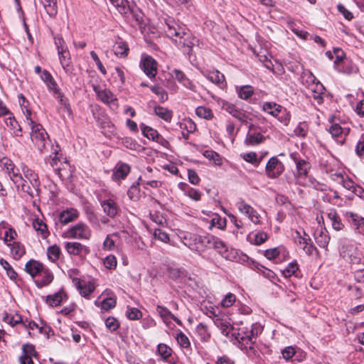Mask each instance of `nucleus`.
Masks as SVG:
<instances>
[{"instance_id": "obj_1", "label": "nucleus", "mask_w": 364, "mask_h": 364, "mask_svg": "<svg viewBox=\"0 0 364 364\" xmlns=\"http://www.w3.org/2000/svg\"><path fill=\"white\" fill-rule=\"evenodd\" d=\"M26 115V121L28 125L31 127V139L35 144L38 150L42 154L48 156L52 161H50L51 166L57 164V161H59V150L58 146L51 144L48 135L46 130L40 124L36 123L32 120L31 111L26 108V111H23Z\"/></svg>"}, {"instance_id": "obj_2", "label": "nucleus", "mask_w": 364, "mask_h": 364, "mask_svg": "<svg viewBox=\"0 0 364 364\" xmlns=\"http://www.w3.org/2000/svg\"><path fill=\"white\" fill-rule=\"evenodd\" d=\"M166 26L164 31L166 36L171 38L178 47L186 48L184 51L190 53L193 47L198 43V40L172 19L167 20Z\"/></svg>"}, {"instance_id": "obj_3", "label": "nucleus", "mask_w": 364, "mask_h": 364, "mask_svg": "<svg viewBox=\"0 0 364 364\" xmlns=\"http://www.w3.org/2000/svg\"><path fill=\"white\" fill-rule=\"evenodd\" d=\"M257 333H255V328L248 330L247 328H240L238 331L232 333L231 340L235 343H238L242 350L252 349L255 337Z\"/></svg>"}, {"instance_id": "obj_4", "label": "nucleus", "mask_w": 364, "mask_h": 364, "mask_svg": "<svg viewBox=\"0 0 364 364\" xmlns=\"http://www.w3.org/2000/svg\"><path fill=\"white\" fill-rule=\"evenodd\" d=\"M77 272L78 271L76 269L70 270V278L72 279L73 284L79 294L82 296L87 297L95 291L96 284L92 280L73 277V275L77 274Z\"/></svg>"}, {"instance_id": "obj_5", "label": "nucleus", "mask_w": 364, "mask_h": 364, "mask_svg": "<svg viewBox=\"0 0 364 364\" xmlns=\"http://www.w3.org/2000/svg\"><path fill=\"white\" fill-rule=\"evenodd\" d=\"M93 90L99 100L108 105L113 110L118 108L117 99L109 90L96 85H93Z\"/></svg>"}, {"instance_id": "obj_6", "label": "nucleus", "mask_w": 364, "mask_h": 364, "mask_svg": "<svg viewBox=\"0 0 364 364\" xmlns=\"http://www.w3.org/2000/svg\"><path fill=\"white\" fill-rule=\"evenodd\" d=\"M236 205L239 211L245 215L248 219L255 225L261 223L262 217L260 214L251 205L246 203L243 200L237 202Z\"/></svg>"}, {"instance_id": "obj_7", "label": "nucleus", "mask_w": 364, "mask_h": 364, "mask_svg": "<svg viewBox=\"0 0 364 364\" xmlns=\"http://www.w3.org/2000/svg\"><path fill=\"white\" fill-rule=\"evenodd\" d=\"M284 169L283 164L277 157H272L265 167L266 174L267 177L271 178H275L280 176Z\"/></svg>"}, {"instance_id": "obj_8", "label": "nucleus", "mask_w": 364, "mask_h": 364, "mask_svg": "<svg viewBox=\"0 0 364 364\" xmlns=\"http://www.w3.org/2000/svg\"><path fill=\"white\" fill-rule=\"evenodd\" d=\"M140 67L144 70V73L150 78L154 77L157 73V63L150 55H142Z\"/></svg>"}, {"instance_id": "obj_9", "label": "nucleus", "mask_w": 364, "mask_h": 364, "mask_svg": "<svg viewBox=\"0 0 364 364\" xmlns=\"http://www.w3.org/2000/svg\"><path fill=\"white\" fill-rule=\"evenodd\" d=\"M290 156L296 164L298 177L301 178L303 176H306L311 168L310 164L305 159H301L297 153H292Z\"/></svg>"}, {"instance_id": "obj_10", "label": "nucleus", "mask_w": 364, "mask_h": 364, "mask_svg": "<svg viewBox=\"0 0 364 364\" xmlns=\"http://www.w3.org/2000/svg\"><path fill=\"white\" fill-rule=\"evenodd\" d=\"M341 255L352 263H358L360 257L356 252V247L352 244L343 245L340 250Z\"/></svg>"}, {"instance_id": "obj_11", "label": "nucleus", "mask_w": 364, "mask_h": 364, "mask_svg": "<svg viewBox=\"0 0 364 364\" xmlns=\"http://www.w3.org/2000/svg\"><path fill=\"white\" fill-rule=\"evenodd\" d=\"M181 241L185 246L193 251L200 250V237L197 235L187 232L181 237Z\"/></svg>"}, {"instance_id": "obj_12", "label": "nucleus", "mask_w": 364, "mask_h": 364, "mask_svg": "<svg viewBox=\"0 0 364 364\" xmlns=\"http://www.w3.org/2000/svg\"><path fill=\"white\" fill-rule=\"evenodd\" d=\"M221 107L223 110L228 112L233 117L242 122H246L247 119V116L245 112L238 109L234 105L229 103L227 101H222Z\"/></svg>"}, {"instance_id": "obj_13", "label": "nucleus", "mask_w": 364, "mask_h": 364, "mask_svg": "<svg viewBox=\"0 0 364 364\" xmlns=\"http://www.w3.org/2000/svg\"><path fill=\"white\" fill-rule=\"evenodd\" d=\"M294 238L295 242L299 245L306 254H313V252L315 250V247L313 245L309 243L310 239L306 237V235L305 233H304V236H302L301 232L296 230L295 232V235H294Z\"/></svg>"}, {"instance_id": "obj_14", "label": "nucleus", "mask_w": 364, "mask_h": 364, "mask_svg": "<svg viewBox=\"0 0 364 364\" xmlns=\"http://www.w3.org/2000/svg\"><path fill=\"white\" fill-rule=\"evenodd\" d=\"M90 235V228L83 223H78L70 229V237L74 238L88 239Z\"/></svg>"}, {"instance_id": "obj_15", "label": "nucleus", "mask_w": 364, "mask_h": 364, "mask_svg": "<svg viewBox=\"0 0 364 364\" xmlns=\"http://www.w3.org/2000/svg\"><path fill=\"white\" fill-rule=\"evenodd\" d=\"M346 217L354 227L355 231L364 235V218L352 212H346Z\"/></svg>"}, {"instance_id": "obj_16", "label": "nucleus", "mask_w": 364, "mask_h": 364, "mask_svg": "<svg viewBox=\"0 0 364 364\" xmlns=\"http://www.w3.org/2000/svg\"><path fill=\"white\" fill-rule=\"evenodd\" d=\"M140 128L141 129L143 135L148 138L149 139H151L153 141H156L162 145H165V144H167V141L162 138L156 129H154L153 128L146 126L144 124H140Z\"/></svg>"}, {"instance_id": "obj_17", "label": "nucleus", "mask_w": 364, "mask_h": 364, "mask_svg": "<svg viewBox=\"0 0 364 364\" xmlns=\"http://www.w3.org/2000/svg\"><path fill=\"white\" fill-rule=\"evenodd\" d=\"M213 322L215 325L220 330L221 333L228 336L231 331L233 330V327L230 323L229 319L226 318H221L216 315H214Z\"/></svg>"}, {"instance_id": "obj_18", "label": "nucleus", "mask_w": 364, "mask_h": 364, "mask_svg": "<svg viewBox=\"0 0 364 364\" xmlns=\"http://www.w3.org/2000/svg\"><path fill=\"white\" fill-rule=\"evenodd\" d=\"M130 172V166L125 163L119 162L113 169L112 178L114 181L124 179Z\"/></svg>"}, {"instance_id": "obj_19", "label": "nucleus", "mask_w": 364, "mask_h": 364, "mask_svg": "<svg viewBox=\"0 0 364 364\" xmlns=\"http://www.w3.org/2000/svg\"><path fill=\"white\" fill-rule=\"evenodd\" d=\"M101 206L105 214L111 218H114L118 213L119 206L112 198H107L100 202Z\"/></svg>"}, {"instance_id": "obj_20", "label": "nucleus", "mask_w": 364, "mask_h": 364, "mask_svg": "<svg viewBox=\"0 0 364 364\" xmlns=\"http://www.w3.org/2000/svg\"><path fill=\"white\" fill-rule=\"evenodd\" d=\"M38 181L29 182L28 181L23 178L21 183L17 184L16 186L17 189H21L22 191L28 193L30 196L34 197L36 193L38 190Z\"/></svg>"}, {"instance_id": "obj_21", "label": "nucleus", "mask_w": 364, "mask_h": 364, "mask_svg": "<svg viewBox=\"0 0 364 364\" xmlns=\"http://www.w3.org/2000/svg\"><path fill=\"white\" fill-rule=\"evenodd\" d=\"M55 44L58 49V53L59 55V60L60 64L64 70L68 66V63L66 62V58L64 55V53L66 50V43L65 41L60 37H55Z\"/></svg>"}, {"instance_id": "obj_22", "label": "nucleus", "mask_w": 364, "mask_h": 364, "mask_svg": "<svg viewBox=\"0 0 364 364\" xmlns=\"http://www.w3.org/2000/svg\"><path fill=\"white\" fill-rule=\"evenodd\" d=\"M171 76L186 88L191 90H195L194 84L186 76V75L182 71L174 69L171 72Z\"/></svg>"}, {"instance_id": "obj_23", "label": "nucleus", "mask_w": 364, "mask_h": 364, "mask_svg": "<svg viewBox=\"0 0 364 364\" xmlns=\"http://www.w3.org/2000/svg\"><path fill=\"white\" fill-rule=\"evenodd\" d=\"M53 279V276L51 272L48 269L44 267L38 276L35 279L34 282L38 287H42L49 284Z\"/></svg>"}, {"instance_id": "obj_24", "label": "nucleus", "mask_w": 364, "mask_h": 364, "mask_svg": "<svg viewBox=\"0 0 364 364\" xmlns=\"http://www.w3.org/2000/svg\"><path fill=\"white\" fill-rule=\"evenodd\" d=\"M314 238L316 243L323 248L327 247L330 237L328 235V232L325 228H323L322 225H320V228H318L314 233Z\"/></svg>"}, {"instance_id": "obj_25", "label": "nucleus", "mask_w": 364, "mask_h": 364, "mask_svg": "<svg viewBox=\"0 0 364 364\" xmlns=\"http://www.w3.org/2000/svg\"><path fill=\"white\" fill-rule=\"evenodd\" d=\"M43 269V264L33 259L28 261L25 265L26 272L33 278H36Z\"/></svg>"}, {"instance_id": "obj_26", "label": "nucleus", "mask_w": 364, "mask_h": 364, "mask_svg": "<svg viewBox=\"0 0 364 364\" xmlns=\"http://www.w3.org/2000/svg\"><path fill=\"white\" fill-rule=\"evenodd\" d=\"M202 73L211 82L215 83L221 87L225 85V76L220 71L213 70L206 73L203 72Z\"/></svg>"}, {"instance_id": "obj_27", "label": "nucleus", "mask_w": 364, "mask_h": 364, "mask_svg": "<svg viewBox=\"0 0 364 364\" xmlns=\"http://www.w3.org/2000/svg\"><path fill=\"white\" fill-rule=\"evenodd\" d=\"M156 311L160 317L163 319L164 323H168L171 320L175 321L178 324L181 325V321L179 318L176 317L167 308L158 305L156 306Z\"/></svg>"}, {"instance_id": "obj_28", "label": "nucleus", "mask_w": 364, "mask_h": 364, "mask_svg": "<svg viewBox=\"0 0 364 364\" xmlns=\"http://www.w3.org/2000/svg\"><path fill=\"white\" fill-rule=\"evenodd\" d=\"M253 127L254 125L252 124L250 126L249 132L245 140V143L247 145H257L262 143L264 139V137L259 132H251Z\"/></svg>"}, {"instance_id": "obj_29", "label": "nucleus", "mask_w": 364, "mask_h": 364, "mask_svg": "<svg viewBox=\"0 0 364 364\" xmlns=\"http://www.w3.org/2000/svg\"><path fill=\"white\" fill-rule=\"evenodd\" d=\"M262 109L274 117H277L282 112H285L284 108L274 102H264Z\"/></svg>"}, {"instance_id": "obj_30", "label": "nucleus", "mask_w": 364, "mask_h": 364, "mask_svg": "<svg viewBox=\"0 0 364 364\" xmlns=\"http://www.w3.org/2000/svg\"><path fill=\"white\" fill-rule=\"evenodd\" d=\"M179 188L184 191V194L191 199L198 201L201 198L202 193L195 188L189 187L187 184L181 183L178 184Z\"/></svg>"}, {"instance_id": "obj_31", "label": "nucleus", "mask_w": 364, "mask_h": 364, "mask_svg": "<svg viewBox=\"0 0 364 364\" xmlns=\"http://www.w3.org/2000/svg\"><path fill=\"white\" fill-rule=\"evenodd\" d=\"M120 238L119 232H114L107 235L102 244V249L105 251H111L114 249L117 240Z\"/></svg>"}, {"instance_id": "obj_32", "label": "nucleus", "mask_w": 364, "mask_h": 364, "mask_svg": "<svg viewBox=\"0 0 364 364\" xmlns=\"http://www.w3.org/2000/svg\"><path fill=\"white\" fill-rule=\"evenodd\" d=\"M326 215L334 230H341L343 228L344 225L335 210H330Z\"/></svg>"}, {"instance_id": "obj_33", "label": "nucleus", "mask_w": 364, "mask_h": 364, "mask_svg": "<svg viewBox=\"0 0 364 364\" xmlns=\"http://www.w3.org/2000/svg\"><path fill=\"white\" fill-rule=\"evenodd\" d=\"M129 48L127 43L124 41L117 42L113 46L115 55L120 58H126L128 55Z\"/></svg>"}, {"instance_id": "obj_34", "label": "nucleus", "mask_w": 364, "mask_h": 364, "mask_svg": "<svg viewBox=\"0 0 364 364\" xmlns=\"http://www.w3.org/2000/svg\"><path fill=\"white\" fill-rule=\"evenodd\" d=\"M33 227L35 230L41 235L43 239H46L49 235L47 225L42 220L36 218L33 222Z\"/></svg>"}, {"instance_id": "obj_35", "label": "nucleus", "mask_w": 364, "mask_h": 364, "mask_svg": "<svg viewBox=\"0 0 364 364\" xmlns=\"http://www.w3.org/2000/svg\"><path fill=\"white\" fill-rule=\"evenodd\" d=\"M287 26L299 38L302 40H306L308 38V36H309V33L300 29L299 26H298V25L292 20L287 21Z\"/></svg>"}, {"instance_id": "obj_36", "label": "nucleus", "mask_w": 364, "mask_h": 364, "mask_svg": "<svg viewBox=\"0 0 364 364\" xmlns=\"http://www.w3.org/2000/svg\"><path fill=\"white\" fill-rule=\"evenodd\" d=\"M11 247V254L15 259H20L25 254L24 246L18 242L7 244Z\"/></svg>"}, {"instance_id": "obj_37", "label": "nucleus", "mask_w": 364, "mask_h": 364, "mask_svg": "<svg viewBox=\"0 0 364 364\" xmlns=\"http://www.w3.org/2000/svg\"><path fill=\"white\" fill-rule=\"evenodd\" d=\"M154 113L166 122H171L173 117V114L171 110L161 106H156L154 107Z\"/></svg>"}, {"instance_id": "obj_38", "label": "nucleus", "mask_w": 364, "mask_h": 364, "mask_svg": "<svg viewBox=\"0 0 364 364\" xmlns=\"http://www.w3.org/2000/svg\"><path fill=\"white\" fill-rule=\"evenodd\" d=\"M66 294L63 291H59L57 293L48 295L47 296V303L53 306H57L60 304L63 299L65 297Z\"/></svg>"}, {"instance_id": "obj_39", "label": "nucleus", "mask_w": 364, "mask_h": 364, "mask_svg": "<svg viewBox=\"0 0 364 364\" xmlns=\"http://www.w3.org/2000/svg\"><path fill=\"white\" fill-rule=\"evenodd\" d=\"M68 224V210L62 211L55 220L57 230L63 231V228Z\"/></svg>"}, {"instance_id": "obj_40", "label": "nucleus", "mask_w": 364, "mask_h": 364, "mask_svg": "<svg viewBox=\"0 0 364 364\" xmlns=\"http://www.w3.org/2000/svg\"><path fill=\"white\" fill-rule=\"evenodd\" d=\"M338 177H339L341 179V182L343 184V186L347 189L350 191L351 192L358 194V193L361 191V188L360 187H358L355 183L350 180L348 178H344L341 175H338Z\"/></svg>"}, {"instance_id": "obj_41", "label": "nucleus", "mask_w": 364, "mask_h": 364, "mask_svg": "<svg viewBox=\"0 0 364 364\" xmlns=\"http://www.w3.org/2000/svg\"><path fill=\"white\" fill-rule=\"evenodd\" d=\"M6 124L9 127L11 130H13V134L16 136L21 135V128L18 125L17 121L15 119L14 117H9L5 120Z\"/></svg>"}, {"instance_id": "obj_42", "label": "nucleus", "mask_w": 364, "mask_h": 364, "mask_svg": "<svg viewBox=\"0 0 364 364\" xmlns=\"http://www.w3.org/2000/svg\"><path fill=\"white\" fill-rule=\"evenodd\" d=\"M117 8L121 14H126L130 11L129 3L127 0H109Z\"/></svg>"}, {"instance_id": "obj_43", "label": "nucleus", "mask_w": 364, "mask_h": 364, "mask_svg": "<svg viewBox=\"0 0 364 364\" xmlns=\"http://www.w3.org/2000/svg\"><path fill=\"white\" fill-rule=\"evenodd\" d=\"M237 92L240 98L247 100L253 95L254 89L250 85H244L237 87Z\"/></svg>"}, {"instance_id": "obj_44", "label": "nucleus", "mask_w": 364, "mask_h": 364, "mask_svg": "<svg viewBox=\"0 0 364 364\" xmlns=\"http://www.w3.org/2000/svg\"><path fill=\"white\" fill-rule=\"evenodd\" d=\"M323 87L319 82L316 83L315 87H311L310 90L312 92V97L318 103L323 102L322 90Z\"/></svg>"}, {"instance_id": "obj_45", "label": "nucleus", "mask_w": 364, "mask_h": 364, "mask_svg": "<svg viewBox=\"0 0 364 364\" xmlns=\"http://www.w3.org/2000/svg\"><path fill=\"white\" fill-rule=\"evenodd\" d=\"M208 242L221 254L225 253L227 250L226 245L219 238L212 237L208 240Z\"/></svg>"}, {"instance_id": "obj_46", "label": "nucleus", "mask_w": 364, "mask_h": 364, "mask_svg": "<svg viewBox=\"0 0 364 364\" xmlns=\"http://www.w3.org/2000/svg\"><path fill=\"white\" fill-rule=\"evenodd\" d=\"M196 114L200 118L205 119H211L213 117V114L210 108L204 106H200L196 108Z\"/></svg>"}, {"instance_id": "obj_47", "label": "nucleus", "mask_w": 364, "mask_h": 364, "mask_svg": "<svg viewBox=\"0 0 364 364\" xmlns=\"http://www.w3.org/2000/svg\"><path fill=\"white\" fill-rule=\"evenodd\" d=\"M43 81L46 83L48 89L50 90H55L56 89V83L53 80L52 75L50 74L48 71L44 70L41 75Z\"/></svg>"}, {"instance_id": "obj_48", "label": "nucleus", "mask_w": 364, "mask_h": 364, "mask_svg": "<svg viewBox=\"0 0 364 364\" xmlns=\"http://www.w3.org/2000/svg\"><path fill=\"white\" fill-rule=\"evenodd\" d=\"M139 180L141 181V184L147 185L152 188H159L162 186L161 181L155 179H149L146 173H144V176L140 177Z\"/></svg>"}, {"instance_id": "obj_49", "label": "nucleus", "mask_w": 364, "mask_h": 364, "mask_svg": "<svg viewBox=\"0 0 364 364\" xmlns=\"http://www.w3.org/2000/svg\"><path fill=\"white\" fill-rule=\"evenodd\" d=\"M157 351L164 360H167L172 353V350L167 345L160 343L158 345Z\"/></svg>"}, {"instance_id": "obj_50", "label": "nucleus", "mask_w": 364, "mask_h": 364, "mask_svg": "<svg viewBox=\"0 0 364 364\" xmlns=\"http://www.w3.org/2000/svg\"><path fill=\"white\" fill-rule=\"evenodd\" d=\"M0 264L6 270L8 277L11 279H15L16 278V277H17L16 272L14 271V269L12 268V267L10 265V264L6 260L1 258L0 259Z\"/></svg>"}, {"instance_id": "obj_51", "label": "nucleus", "mask_w": 364, "mask_h": 364, "mask_svg": "<svg viewBox=\"0 0 364 364\" xmlns=\"http://www.w3.org/2000/svg\"><path fill=\"white\" fill-rule=\"evenodd\" d=\"M11 180L14 182V183L16 186L18 183L22 182V179L23 178L21 173L18 171V169L15 168V166H13L12 169H10L7 171Z\"/></svg>"}, {"instance_id": "obj_52", "label": "nucleus", "mask_w": 364, "mask_h": 364, "mask_svg": "<svg viewBox=\"0 0 364 364\" xmlns=\"http://www.w3.org/2000/svg\"><path fill=\"white\" fill-rule=\"evenodd\" d=\"M48 257L52 262L56 261L60 255V247L57 245H53L48 247L47 251Z\"/></svg>"}, {"instance_id": "obj_53", "label": "nucleus", "mask_w": 364, "mask_h": 364, "mask_svg": "<svg viewBox=\"0 0 364 364\" xmlns=\"http://www.w3.org/2000/svg\"><path fill=\"white\" fill-rule=\"evenodd\" d=\"M333 54L336 55V60H334L335 68L338 72H344L338 66L340 62H341L343 60V58H345L344 52L341 49L336 48L333 49Z\"/></svg>"}, {"instance_id": "obj_54", "label": "nucleus", "mask_w": 364, "mask_h": 364, "mask_svg": "<svg viewBox=\"0 0 364 364\" xmlns=\"http://www.w3.org/2000/svg\"><path fill=\"white\" fill-rule=\"evenodd\" d=\"M226 225V220L224 218H220L218 215H215L210 220V227L218 228L219 229H223Z\"/></svg>"}, {"instance_id": "obj_55", "label": "nucleus", "mask_w": 364, "mask_h": 364, "mask_svg": "<svg viewBox=\"0 0 364 364\" xmlns=\"http://www.w3.org/2000/svg\"><path fill=\"white\" fill-rule=\"evenodd\" d=\"M3 319L5 322L8 323L9 324H10L12 326H14L18 323H21L23 324L24 323L22 321V318H21V315H19L18 314H16L15 315H13V316L6 314L4 316Z\"/></svg>"}, {"instance_id": "obj_56", "label": "nucleus", "mask_w": 364, "mask_h": 364, "mask_svg": "<svg viewBox=\"0 0 364 364\" xmlns=\"http://www.w3.org/2000/svg\"><path fill=\"white\" fill-rule=\"evenodd\" d=\"M203 156L206 159H208L210 161H213L214 162V164L216 165H220L222 164V160H221L220 156L218 155V153H216L214 151L207 150V151H204Z\"/></svg>"}, {"instance_id": "obj_57", "label": "nucleus", "mask_w": 364, "mask_h": 364, "mask_svg": "<svg viewBox=\"0 0 364 364\" xmlns=\"http://www.w3.org/2000/svg\"><path fill=\"white\" fill-rule=\"evenodd\" d=\"M236 301V296L232 293L227 294L222 299L220 304L223 308H229L232 306Z\"/></svg>"}, {"instance_id": "obj_58", "label": "nucleus", "mask_w": 364, "mask_h": 364, "mask_svg": "<svg viewBox=\"0 0 364 364\" xmlns=\"http://www.w3.org/2000/svg\"><path fill=\"white\" fill-rule=\"evenodd\" d=\"M176 339L179 346L183 348L190 347V341L188 338L181 331L178 333L176 336Z\"/></svg>"}, {"instance_id": "obj_59", "label": "nucleus", "mask_w": 364, "mask_h": 364, "mask_svg": "<svg viewBox=\"0 0 364 364\" xmlns=\"http://www.w3.org/2000/svg\"><path fill=\"white\" fill-rule=\"evenodd\" d=\"M298 264L296 262L289 263L282 271V274L285 277H289L294 275L298 270Z\"/></svg>"}, {"instance_id": "obj_60", "label": "nucleus", "mask_w": 364, "mask_h": 364, "mask_svg": "<svg viewBox=\"0 0 364 364\" xmlns=\"http://www.w3.org/2000/svg\"><path fill=\"white\" fill-rule=\"evenodd\" d=\"M331 122V125L328 128V132L331 136L335 138L341 136L343 133V128L338 124Z\"/></svg>"}, {"instance_id": "obj_61", "label": "nucleus", "mask_w": 364, "mask_h": 364, "mask_svg": "<svg viewBox=\"0 0 364 364\" xmlns=\"http://www.w3.org/2000/svg\"><path fill=\"white\" fill-rule=\"evenodd\" d=\"M55 6V2H54L53 0H45L44 7L49 16H53L56 14L57 11Z\"/></svg>"}, {"instance_id": "obj_62", "label": "nucleus", "mask_w": 364, "mask_h": 364, "mask_svg": "<svg viewBox=\"0 0 364 364\" xmlns=\"http://www.w3.org/2000/svg\"><path fill=\"white\" fill-rule=\"evenodd\" d=\"M23 173L25 177L24 179L28 181L29 182L38 181L37 175L33 170L30 169L29 168L23 166Z\"/></svg>"}, {"instance_id": "obj_63", "label": "nucleus", "mask_w": 364, "mask_h": 364, "mask_svg": "<svg viewBox=\"0 0 364 364\" xmlns=\"http://www.w3.org/2000/svg\"><path fill=\"white\" fill-rule=\"evenodd\" d=\"M127 195L130 200H137L140 196V191L138 186H132L127 191Z\"/></svg>"}, {"instance_id": "obj_64", "label": "nucleus", "mask_w": 364, "mask_h": 364, "mask_svg": "<svg viewBox=\"0 0 364 364\" xmlns=\"http://www.w3.org/2000/svg\"><path fill=\"white\" fill-rule=\"evenodd\" d=\"M355 153L358 156L364 158V134L360 136L358 141Z\"/></svg>"}]
</instances>
